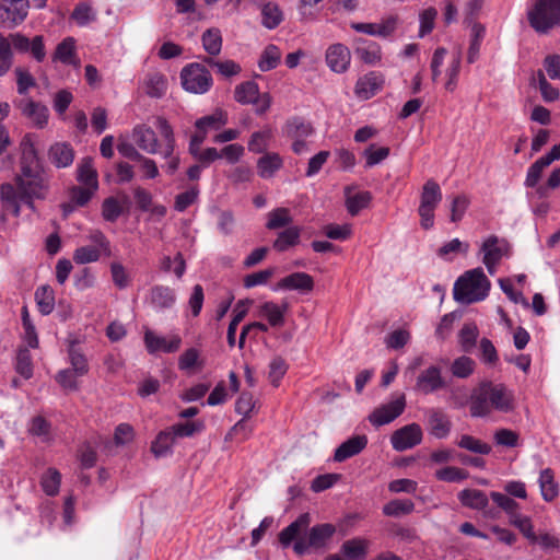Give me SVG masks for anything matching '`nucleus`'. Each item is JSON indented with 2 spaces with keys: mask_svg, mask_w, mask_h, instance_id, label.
Listing matches in <instances>:
<instances>
[{
  "mask_svg": "<svg viewBox=\"0 0 560 560\" xmlns=\"http://www.w3.org/2000/svg\"><path fill=\"white\" fill-rule=\"evenodd\" d=\"M19 171L14 183L0 186V200L7 213L19 217L21 205L34 208L35 200H44L50 189V176L38 156L31 135L23 137L20 143Z\"/></svg>",
  "mask_w": 560,
  "mask_h": 560,
  "instance_id": "1",
  "label": "nucleus"
},
{
  "mask_svg": "<svg viewBox=\"0 0 560 560\" xmlns=\"http://www.w3.org/2000/svg\"><path fill=\"white\" fill-rule=\"evenodd\" d=\"M514 408V393L502 383L482 382L470 396L469 411L474 418H486L493 411L509 413Z\"/></svg>",
  "mask_w": 560,
  "mask_h": 560,
  "instance_id": "2",
  "label": "nucleus"
},
{
  "mask_svg": "<svg viewBox=\"0 0 560 560\" xmlns=\"http://www.w3.org/2000/svg\"><path fill=\"white\" fill-rule=\"evenodd\" d=\"M491 282L483 269L477 267L465 271L454 283L453 295L460 304H472L488 298Z\"/></svg>",
  "mask_w": 560,
  "mask_h": 560,
  "instance_id": "3",
  "label": "nucleus"
},
{
  "mask_svg": "<svg viewBox=\"0 0 560 560\" xmlns=\"http://www.w3.org/2000/svg\"><path fill=\"white\" fill-rule=\"evenodd\" d=\"M529 25L540 34L560 25V0H535L527 11Z\"/></svg>",
  "mask_w": 560,
  "mask_h": 560,
  "instance_id": "4",
  "label": "nucleus"
},
{
  "mask_svg": "<svg viewBox=\"0 0 560 560\" xmlns=\"http://www.w3.org/2000/svg\"><path fill=\"white\" fill-rule=\"evenodd\" d=\"M281 132L283 137L291 141L292 151L302 155L310 151L308 139L315 135V128L306 119L293 116L285 120Z\"/></svg>",
  "mask_w": 560,
  "mask_h": 560,
  "instance_id": "5",
  "label": "nucleus"
},
{
  "mask_svg": "<svg viewBox=\"0 0 560 560\" xmlns=\"http://www.w3.org/2000/svg\"><path fill=\"white\" fill-rule=\"evenodd\" d=\"M179 77L183 89L191 94H206L213 85L212 74L198 62L186 65Z\"/></svg>",
  "mask_w": 560,
  "mask_h": 560,
  "instance_id": "6",
  "label": "nucleus"
},
{
  "mask_svg": "<svg viewBox=\"0 0 560 560\" xmlns=\"http://www.w3.org/2000/svg\"><path fill=\"white\" fill-rule=\"evenodd\" d=\"M441 201L442 190L440 185L433 179L427 180L422 187L418 208L422 229L430 230L434 226V211Z\"/></svg>",
  "mask_w": 560,
  "mask_h": 560,
  "instance_id": "7",
  "label": "nucleus"
},
{
  "mask_svg": "<svg viewBox=\"0 0 560 560\" xmlns=\"http://www.w3.org/2000/svg\"><path fill=\"white\" fill-rule=\"evenodd\" d=\"M336 527L332 524H319L313 526L307 537L295 540L293 549L298 555L305 553L310 548H324L334 536Z\"/></svg>",
  "mask_w": 560,
  "mask_h": 560,
  "instance_id": "8",
  "label": "nucleus"
},
{
  "mask_svg": "<svg viewBox=\"0 0 560 560\" xmlns=\"http://www.w3.org/2000/svg\"><path fill=\"white\" fill-rule=\"evenodd\" d=\"M480 253L482 254V264L488 272L493 276L501 259L508 255V244L495 235H490L483 240Z\"/></svg>",
  "mask_w": 560,
  "mask_h": 560,
  "instance_id": "9",
  "label": "nucleus"
},
{
  "mask_svg": "<svg viewBox=\"0 0 560 560\" xmlns=\"http://www.w3.org/2000/svg\"><path fill=\"white\" fill-rule=\"evenodd\" d=\"M406 408V397L398 394L395 399L376 408L370 416V422L375 427H381L394 421Z\"/></svg>",
  "mask_w": 560,
  "mask_h": 560,
  "instance_id": "10",
  "label": "nucleus"
},
{
  "mask_svg": "<svg viewBox=\"0 0 560 560\" xmlns=\"http://www.w3.org/2000/svg\"><path fill=\"white\" fill-rule=\"evenodd\" d=\"M427 430L430 435L438 440L446 439L452 431L450 417L440 408L431 407L424 409Z\"/></svg>",
  "mask_w": 560,
  "mask_h": 560,
  "instance_id": "11",
  "label": "nucleus"
},
{
  "mask_svg": "<svg viewBox=\"0 0 560 560\" xmlns=\"http://www.w3.org/2000/svg\"><path fill=\"white\" fill-rule=\"evenodd\" d=\"M422 439L421 427L418 423H410L396 430L390 438V443L395 451L404 452L419 445Z\"/></svg>",
  "mask_w": 560,
  "mask_h": 560,
  "instance_id": "12",
  "label": "nucleus"
},
{
  "mask_svg": "<svg viewBox=\"0 0 560 560\" xmlns=\"http://www.w3.org/2000/svg\"><path fill=\"white\" fill-rule=\"evenodd\" d=\"M143 341L150 354L156 352L174 353L182 346V338L177 334H172L168 337L156 335L154 331L147 329L144 331Z\"/></svg>",
  "mask_w": 560,
  "mask_h": 560,
  "instance_id": "13",
  "label": "nucleus"
},
{
  "mask_svg": "<svg viewBox=\"0 0 560 560\" xmlns=\"http://www.w3.org/2000/svg\"><path fill=\"white\" fill-rule=\"evenodd\" d=\"M16 107L25 117L32 127L43 129L48 124L49 110L46 105L35 102L31 98H22L16 103Z\"/></svg>",
  "mask_w": 560,
  "mask_h": 560,
  "instance_id": "14",
  "label": "nucleus"
},
{
  "mask_svg": "<svg viewBox=\"0 0 560 560\" xmlns=\"http://www.w3.org/2000/svg\"><path fill=\"white\" fill-rule=\"evenodd\" d=\"M28 0H2L0 2V23L13 27L27 15Z\"/></svg>",
  "mask_w": 560,
  "mask_h": 560,
  "instance_id": "15",
  "label": "nucleus"
},
{
  "mask_svg": "<svg viewBox=\"0 0 560 560\" xmlns=\"http://www.w3.org/2000/svg\"><path fill=\"white\" fill-rule=\"evenodd\" d=\"M325 61L330 71L345 73L351 65V51L345 44H331L326 49Z\"/></svg>",
  "mask_w": 560,
  "mask_h": 560,
  "instance_id": "16",
  "label": "nucleus"
},
{
  "mask_svg": "<svg viewBox=\"0 0 560 560\" xmlns=\"http://www.w3.org/2000/svg\"><path fill=\"white\" fill-rule=\"evenodd\" d=\"M445 387L442 371L436 365H430L421 371L416 381V390L429 395Z\"/></svg>",
  "mask_w": 560,
  "mask_h": 560,
  "instance_id": "17",
  "label": "nucleus"
},
{
  "mask_svg": "<svg viewBox=\"0 0 560 560\" xmlns=\"http://www.w3.org/2000/svg\"><path fill=\"white\" fill-rule=\"evenodd\" d=\"M7 38L11 43V48L13 47L19 52L31 51V54L37 61L44 60L46 54L42 36H35L32 40H30L26 36L20 33H15L11 34Z\"/></svg>",
  "mask_w": 560,
  "mask_h": 560,
  "instance_id": "18",
  "label": "nucleus"
},
{
  "mask_svg": "<svg viewBox=\"0 0 560 560\" xmlns=\"http://www.w3.org/2000/svg\"><path fill=\"white\" fill-rule=\"evenodd\" d=\"M384 84L382 74L371 71L363 77H360L354 86V94L360 100H370L373 97Z\"/></svg>",
  "mask_w": 560,
  "mask_h": 560,
  "instance_id": "19",
  "label": "nucleus"
},
{
  "mask_svg": "<svg viewBox=\"0 0 560 560\" xmlns=\"http://www.w3.org/2000/svg\"><path fill=\"white\" fill-rule=\"evenodd\" d=\"M132 140L137 147L149 154L159 152V140L154 130L145 125H137L132 129Z\"/></svg>",
  "mask_w": 560,
  "mask_h": 560,
  "instance_id": "20",
  "label": "nucleus"
},
{
  "mask_svg": "<svg viewBox=\"0 0 560 560\" xmlns=\"http://www.w3.org/2000/svg\"><path fill=\"white\" fill-rule=\"evenodd\" d=\"M354 52L358 58L369 66H375L382 60V48L380 44L364 38L355 39Z\"/></svg>",
  "mask_w": 560,
  "mask_h": 560,
  "instance_id": "21",
  "label": "nucleus"
},
{
  "mask_svg": "<svg viewBox=\"0 0 560 560\" xmlns=\"http://www.w3.org/2000/svg\"><path fill=\"white\" fill-rule=\"evenodd\" d=\"M142 88L149 97L162 98L167 92L168 81L162 72L150 71L143 79Z\"/></svg>",
  "mask_w": 560,
  "mask_h": 560,
  "instance_id": "22",
  "label": "nucleus"
},
{
  "mask_svg": "<svg viewBox=\"0 0 560 560\" xmlns=\"http://www.w3.org/2000/svg\"><path fill=\"white\" fill-rule=\"evenodd\" d=\"M279 289L308 293L314 288L312 276L306 272H293L282 278L278 283Z\"/></svg>",
  "mask_w": 560,
  "mask_h": 560,
  "instance_id": "23",
  "label": "nucleus"
},
{
  "mask_svg": "<svg viewBox=\"0 0 560 560\" xmlns=\"http://www.w3.org/2000/svg\"><path fill=\"white\" fill-rule=\"evenodd\" d=\"M368 445L365 435H354L341 443L335 451L334 459L338 463L361 453Z\"/></svg>",
  "mask_w": 560,
  "mask_h": 560,
  "instance_id": "24",
  "label": "nucleus"
},
{
  "mask_svg": "<svg viewBox=\"0 0 560 560\" xmlns=\"http://www.w3.org/2000/svg\"><path fill=\"white\" fill-rule=\"evenodd\" d=\"M288 311V304L282 303L281 305L275 302L262 303L257 311V316L266 318L271 327H281L284 324L285 313Z\"/></svg>",
  "mask_w": 560,
  "mask_h": 560,
  "instance_id": "25",
  "label": "nucleus"
},
{
  "mask_svg": "<svg viewBox=\"0 0 560 560\" xmlns=\"http://www.w3.org/2000/svg\"><path fill=\"white\" fill-rule=\"evenodd\" d=\"M538 486L544 501L552 502L560 493V486L555 478V472L551 468L540 470L538 477Z\"/></svg>",
  "mask_w": 560,
  "mask_h": 560,
  "instance_id": "26",
  "label": "nucleus"
},
{
  "mask_svg": "<svg viewBox=\"0 0 560 560\" xmlns=\"http://www.w3.org/2000/svg\"><path fill=\"white\" fill-rule=\"evenodd\" d=\"M229 121L228 113L222 108H215L210 115L202 116L195 121V128L206 133L218 131Z\"/></svg>",
  "mask_w": 560,
  "mask_h": 560,
  "instance_id": "27",
  "label": "nucleus"
},
{
  "mask_svg": "<svg viewBox=\"0 0 560 560\" xmlns=\"http://www.w3.org/2000/svg\"><path fill=\"white\" fill-rule=\"evenodd\" d=\"M311 523L308 513L301 514L294 522L283 528L279 534V541L283 547H289L294 539H300L299 535L307 528Z\"/></svg>",
  "mask_w": 560,
  "mask_h": 560,
  "instance_id": "28",
  "label": "nucleus"
},
{
  "mask_svg": "<svg viewBox=\"0 0 560 560\" xmlns=\"http://www.w3.org/2000/svg\"><path fill=\"white\" fill-rule=\"evenodd\" d=\"M48 158L56 167H68L73 163L74 151L69 143L57 142L49 148Z\"/></svg>",
  "mask_w": 560,
  "mask_h": 560,
  "instance_id": "29",
  "label": "nucleus"
},
{
  "mask_svg": "<svg viewBox=\"0 0 560 560\" xmlns=\"http://www.w3.org/2000/svg\"><path fill=\"white\" fill-rule=\"evenodd\" d=\"M176 302V295L173 289L166 285H155L150 292V303L156 310L172 307Z\"/></svg>",
  "mask_w": 560,
  "mask_h": 560,
  "instance_id": "30",
  "label": "nucleus"
},
{
  "mask_svg": "<svg viewBox=\"0 0 560 560\" xmlns=\"http://www.w3.org/2000/svg\"><path fill=\"white\" fill-rule=\"evenodd\" d=\"M345 194L346 207L351 215H357L361 210L368 208L372 200L371 192L366 190L351 194V188L347 187Z\"/></svg>",
  "mask_w": 560,
  "mask_h": 560,
  "instance_id": "31",
  "label": "nucleus"
},
{
  "mask_svg": "<svg viewBox=\"0 0 560 560\" xmlns=\"http://www.w3.org/2000/svg\"><path fill=\"white\" fill-rule=\"evenodd\" d=\"M54 59L65 65L79 67L80 61L75 57V40L73 37H67L58 44Z\"/></svg>",
  "mask_w": 560,
  "mask_h": 560,
  "instance_id": "32",
  "label": "nucleus"
},
{
  "mask_svg": "<svg viewBox=\"0 0 560 560\" xmlns=\"http://www.w3.org/2000/svg\"><path fill=\"white\" fill-rule=\"evenodd\" d=\"M260 93L259 86L255 81H245L235 86L234 100L242 105H250Z\"/></svg>",
  "mask_w": 560,
  "mask_h": 560,
  "instance_id": "33",
  "label": "nucleus"
},
{
  "mask_svg": "<svg viewBox=\"0 0 560 560\" xmlns=\"http://www.w3.org/2000/svg\"><path fill=\"white\" fill-rule=\"evenodd\" d=\"M175 438L167 428L161 431L151 444V452L158 458L165 457L172 453V447L175 443Z\"/></svg>",
  "mask_w": 560,
  "mask_h": 560,
  "instance_id": "34",
  "label": "nucleus"
},
{
  "mask_svg": "<svg viewBox=\"0 0 560 560\" xmlns=\"http://www.w3.org/2000/svg\"><path fill=\"white\" fill-rule=\"evenodd\" d=\"M283 21V13L280 7L272 1L261 7V24L268 30H275Z\"/></svg>",
  "mask_w": 560,
  "mask_h": 560,
  "instance_id": "35",
  "label": "nucleus"
},
{
  "mask_svg": "<svg viewBox=\"0 0 560 560\" xmlns=\"http://www.w3.org/2000/svg\"><path fill=\"white\" fill-rule=\"evenodd\" d=\"M201 43L203 49L210 56H218L222 50V34L217 27L206 30L201 35Z\"/></svg>",
  "mask_w": 560,
  "mask_h": 560,
  "instance_id": "36",
  "label": "nucleus"
},
{
  "mask_svg": "<svg viewBox=\"0 0 560 560\" xmlns=\"http://www.w3.org/2000/svg\"><path fill=\"white\" fill-rule=\"evenodd\" d=\"M369 541L362 538L347 540L341 546L343 556L349 560L363 559L368 553Z\"/></svg>",
  "mask_w": 560,
  "mask_h": 560,
  "instance_id": "37",
  "label": "nucleus"
},
{
  "mask_svg": "<svg viewBox=\"0 0 560 560\" xmlns=\"http://www.w3.org/2000/svg\"><path fill=\"white\" fill-rule=\"evenodd\" d=\"M35 301L43 315H49L55 308V292L49 285H40L35 291Z\"/></svg>",
  "mask_w": 560,
  "mask_h": 560,
  "instance_id": "38",
  "label": "nucleus"
},
{
  "mask_svg": "<svg viewBox=\"0 0 560 560\" xmlns=\"http://www.w3.org/2000/svg\"><path fill=\"white\" fill-rule=\"evenodd\" d=\"M78 180L92 189L98 188L97 172L93 166L91 159H83L78 166Z\"/></svg>",
  "mask_w": 560,
  "mask_h": 560,
  "instance_id": "39",
  "label": "nucleus"
},
{
  "mask_svg": "<svg viewBox=\"0 0 560 560\" xmlns=\"http://www.w3.org/2000/svg\"><path fill=\"white\" fill-rule=\"evenodd\" d=\"M458 499L463 505L482 510L488 505V497L485 492L476 489H465L459 492Z\"/></svg>",
  "mask_w": 560,
  "mask_h": 560,
  "instance_id": "40",
  "label": "nucleus"
},
{
  "mask_svg": "<svg viewBox=\"0 0 560 560\" xmlns=\"http://www.w3.org/2000/svg\"><path fill=\"white\" fill-rule=\"evenodd\" d=\"M281 60V50L278 46L273 44H269L265 47L262 50L259 61H258V68L262 72L270 71L280 63Z\"/></svg>",
  "mask_w": 560,
  "mask_h": 560,
  "instance_id": "41",
  "label": "nucleus"
},
{
  "mask_svg": "<svg viewBox=\"0 0 560 560\" xmlns=\"http://www.w3.org/2000/svg\"><path fill=\"white\" fill-rule=\"evenodd\" d=\"M282 163L278 153H268L257 162L258 174L264 178L271 177L282 166Z\"/></svg>",
  "mask_w": 560,
  "mask_h": 560,
  "instance_id": "42",
  "label": "nucleus"
},
{
  "mask_svg": "<svg viewBox=\"0 0 560 560\" xmlns=\"http://www.w3.org/2000/svg\"><path fill=\"white\" fill-rule=\"evenodd\" d=\"M159 129L165 144L161 151L163 158H168L174 151V133L173 128L164 117H158L154 122Z\"/></svg>",
  "mask_w": 560,
  "mask_h": 560,
  "instance_id": "43",
  "label": "nucleus"
},
{
  "mask_svg": "<svg viewBox=\"0 0 560 560\" xmlns=\"http://www.w3.org/2000/svg\"><path fill=\"white\" fill-rule=\"evenodd\" d=\"M172 434L176 439H184L194 436L197 433H200L205 429V423L201 420L197 421H188L176 423L168 428Z\"/></svg>",
  "mask_w": 560,
  "mask_h": 560,
  "instance_id": "44",
  "label": "nucleus"
},
{
  "mask_svg": "<svg viewBox=\"0 0 560 560\" xmlns=\"http://www.w3.org/2000/svg\"><path fill=\"white\" fill-rule=\"evenodd\" d=\"M61 483V474L56 468H48L40 478L43 491L50 497L58 494Z\"/></svg>",
  "mask_w": 560,
  "mask_h": 560,
  "instance_id": "45",
  "label": "nucleus"
},
{
  "mask_svg": "<svg viewBox=\"0 0 560 560\" xmlns=\"http://www.w3.org/2000/svg\"><path fill=\"white\" fill-rule=\"evenodd\" d=\"M271 139L272 130L270 128L255 131L248 140L247 148L253 153H262L268 149Z\"/></svg>",
  "mask_w": 560,
  "mask_h": 560,
  "instance_id": "46",
  "label": "nucleus"
},
{
  "mask_svg": "<svg viewBox=\"0 0 560 560\" xmlns=\"http://www.w3.org/2000/svg\"><path fill=\"white\" fill-rule=\"evenodd\" d=\"M460 63H462V52L458 50L457 52H454L452 56V60L450 61L447 68H446V82H445V89L448 92H454L457 88L458 82V75L460 71Z\"/></svg>",
  "mask_w": 560,
  "mask_h": 560,
  "instance_id": "47",
  "label": "nucleus"
},
{
  "mask_svg": "<svg viewBox=\"0 0 560 560\" xmlns=\"http://www.w3.org/2000/svg\"><path fill=\"white\" fill-rule=\"evenodd\" d=\"M415 504L409 499H395L383 506V513L387 516L398 517L413 511Z\"/></svg>",
  "mask_w": 560,
  "mask_h": 560,
  "instance_id": "48",
  "label": "nucleus"
},
{
  "mask_svg": "<svg viewBox=\"0 0 560 560\" xmlns=\"http://www.w3.org/2000/svg\"><path fill=\"white\" fill-rule=\"evenodd\" d=\"M22 326H23V339L28 347L35 349L38 347V337L36 328L31 320L27 306H23L21 310Z\"/></svg>",
  "mask_w": 560,
  "mask_h": 560,
  "instance_id": "49",
  "label": "nucleus"
},
{
  "mask_svg": "<svg viewBox=\"0 0 560 560\" xmlns=\"http://www.w3.org/2000/svg\"><path fill=\"white\" fill-rule=\"evenodd\" d=\"M300 233V229L296 226L288 228L278 235L273 243V247L279 252L287 250L299 242Z\"/></svg>",
  "mask_w": 560,
  "mask_h": 560,
  "instance_id": "50",
  "label": "nucleus"
},
{
  "mask_svg": "<svg viewBox=\"0 0 560 560\" xmlns=\"http://www.w3.org/2000/svg\"><path fill=\"white\" fill-rule=\"evenodd\" d=\"M200 352L196 348L185 350L178 358V369L180 371L189 372L196 368H201Z\"/></svg>",
  "mask_w": 560,
  "mask_h": 560,
  "instance_id": "51",
  "label": "nucleus"
},
{
  "mask_svg": "<svg viewBox=\"0 0 560 560\" xmlns=\"http://www.w3.org/2000/svg\"><path fill=\"white\" fill-rule=\"evenodd\" d=\"M457 445L460 448L481 455H488L491 452V446L489 444L468 434L462 435Z\"/></svg>",
  "mask_w": 560,
  "mask_h": 560,
  "instance_id": "52",
  "label": "nucleus"
},
{
  "mask_svg": "<svg viewBox=\"0 0 560 560\" xmlns=\"http://www.w3.org/2000/svg\"><path fill=\"white\" fill-rule=\"evenodd\" d=\"M510 523L520 529V532L533 544L537 541V536L534 533V527L532 521L528 516L522 515L517 512L515 515H512Z\"/></svg>",
  "mask_w": 560,
  "mask_h": 560,
  "instance_id": "53",
  "label": "nucleus"
},
{
  "mask_svg": "<svg viewBox=\"0 0 560 560\" xmlns=\"http://www.w3.org/2000/svg\"><path fill=\"white\" fill-rule=\"evenodd\" d=\"M475 370V362L469 357L463 355L454 360L451 372L455 377L467 378Z\"/></svg>",
  "mask_w": 560,
  "mask_h": 560,
  "instance_id": "54",
  "label": "nucleus"
},
{
  "mask_svg": "<svg viewBox=\"0 0 560 560\" xmlns=\"http://www.w3.org/2000/svg\"><path fill=\"white\" fill-rule=\"evenodd\" d=\"M15 371L25 380H28L33 375V363L32 355L28 349H20L16 355Z\"/></svg>",
  "mask_w": 560,
  "mask_h": 560,
  "instance_id": "55",
  "label": "nucleus"
},
{
  "mask_svg": "<svg viewBox=\"0 0 560 560\" xmlns=\"http://www.w3.org/2000/svg\"><path fill=\"white\" fill-rule=\"evenodd\" d=\"M548 166L549 165L541 158L536 160L527 170L524 186L527 188H535L538 185L545 168Z\"/></svg>",
  "mask_w": 560,
  "mask_h": 560,
  "instance_id": "56",
  "label": "nucleus"
},
{
  "mask_svg": "<svg viewBox=\"0 0 560 560\" xmlns=\"http://www.w3.org/2000/svg\"><path fill=\"white\" fill-rule=\"evenodd\" d=\"M103 254L91 245L78 247L73 253V261L78 265H85L97 261Z\"/></svg>",
  "mask_w": 560,
  "mask_h": 560,
  "instance_id": "57",
  "label": "nucleus"
},
{
  "mask_svg": "<svg viewBox=\"0 0 560 560\" xmlns=\"http://www.w3.org/2000/svg\"><path fill=\"white\" fill-rule=\"evenodd\" d=\"M199 188L197 185L191 186L189 189L178 194L175 197L174 208L178 212H184L187 208L194 205L199 196Z\"/></svg>",
  "mask_w": 560,
  "mask_h": 560,
  "instance_id": "58",
  "label": "nucleus"
},
{
  "mask_svg": "<svg viewBox=\"0 0 560 560\" xmlns=\"http://www.w3.org/2000/svg\"><path fill=\"white\" fill-rule=\"evenodd\" d=\"M478 328L474 323H467L459 331V343L464 351H470L477 341Z\"/></svg>",
  "mask_w": 560,
  "mask_h": 560,
  "instance_id": "59",
  "label": "nucleus"
},
{
  "mask_svg": "<svg viewBox=\"0 0 560 560\" xmlns=\"http://www.w3.org/2000/svg\"><path fill=\"white\" fill-rule=\"evenodd\" d=\"M71 18L78 25L85 26L96 20V13L89 3L82 2L74 8Z\"/></svg>",
  "mask_w": 560,
  "mask_h": 560,
  "instance_id": "60",
  "label": "nucleus"
},
{
  "mask_svg": "<svg viewBox=\"0 0 560 560\" xmlns=\"http://www.w3.org/2000/svg\"><path fill=\"white\" fill-rule=\"evenodd\" d=\"M363 155L365 158V167H373L388 158L389 148H376L375 144H371L364 150Z\"/></svg>",
  "mask_w": 560,
  "mask_h": 560,
  "instance_id": "61",
  "label": "nucleus"
},
{
  "mask_svg": "<svg viewBox=\"0 0 560 560\" xmlns=\"http://www.w3.org/2000/svg\"><path fill=\"white\" fill-rule=\"evenodd\" d=\"M435 478L445 482H458L468 478V472L455 466H446L435 471Z\"/></svg>",
  "mask_w": 560,
  "mask_h": 560,
  "instance_id": "62",
  "label": "nucleus"
},
{
  "mask_svg": "<svg viewBox=\"0 0 560 560\" xmlns=\"http://www.w3.org/2000/svg\"><path fill=\"white\" fill-rule=\"evenodd\" d=\"M292 222V218L287 208H277L268 214L267 229L276 230L283 228Z\"/></svg>",
  "mask_w": 560,
  "mask_h": 560,
  "instance_id": "63",
  "label": "nucleus"
},
{
  "mask_svg": "<svg viewBox=\"0 0 560 560\" xmlns=\"http://www.w3.org/2000/svg\"><path fill=\"white\" fill-rule=\"evenodd\" d=\"M490 498L499 508H501L509 515V518H511L512 515H515L518 512V503L509 495L501 492L492 491L490 493Z\"/></svg>",
  "mask_w": 560,
  "mask_h": 560,
  "instance_id": "64",
  "label": "nucleus"
}]
</instances>
